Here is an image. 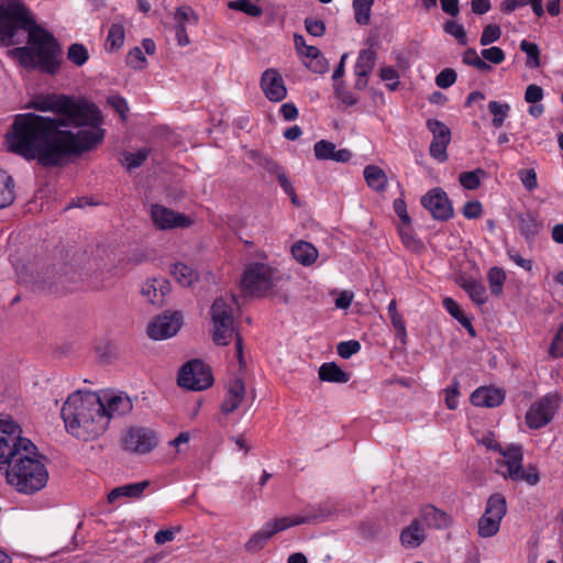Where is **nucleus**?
<instances>
[{
	"mask_svg": "<svg viewBox=\"0 0 563 563\" xmlns=\"http://www.w3.org/2000/svg\"><path fill=\"white\" fill-rule=\"evenodd\" d=\"M183 317L179 312L163 314L155 318L147 327V334L154 340L174 336L180 329Z\"/></svg>",
	"mask_w": 563,
	"mask_h": 563,
	"instance_id": "17",
	"label": "nucleus"
},
{
	"mask_svg": "<svg viewBox=\"0 0 563 563\" xmlns=\"http://www.w3.org/2000/svg\"><path fill=\"white\" fill-rule=\"evenodd\" d=\"M443 306L454 319H456L462 325L468 328L470 332L473 333V328L470 320L464 316L455 300L446 297L443 299Z\"/></svg>",
	"mask_w": 563,
	"mask_h": 563,
	"instance_id": "42",
	"label": "nucleus"
},
{
	"mask_svg": "<svg viewBox=\"0 0 563 563\" xmlns=\"http://www.w3.org/2000/svg\"><path fill=\"white\" fill-rule=\"evenodd\" d=\"M544 97L542 87L536 84H530L526 88L525 101L528 103H538Z\"/></svg>",
	"mask_w": 563,
	"mask_h": 563,
	"instance_id": "58",
	"label": "nucleus"
},
{
	"mask_svg": "<svg viewBox=\"0 0 563 563\" xmlns=\"http://www.w3.org/2000/svg\"><path fill=\"white\" fill-rule=\"evenodd\" d=\"M25 34L30 46L15 47L10 55L25 68L54 75L59 68L57 41L35 23L20 0H5L0 4V43L4 46L20 44Z\"/></svg>",
	"mask_w": 563,
	"mask_h": 563,
	"instance_id": "2",
	"label": "nucleus"
},
{
	"mask_svg": "<svg viewBox=\"0 0 563 563\" xmlns=\"http://www.w3.org/2000/svg\"><path fill=\"white\" fill-rule=\"evenodd\" d=\"M518 177L528 191H533L538 187L537 173L533 168L520 169Z\"/></svg>",
	"mask_w": 563,
	"mask_h": 563,
	"instance_id": "51",
	"label": "nucleus"
},
{
	"mask_svg": "<svg viewBox=\"0 0 563 563\" xmlns=\"http://www.w3.org/2000/svg\"><path fill=\"white\" fill-rule=\"evenodd\" d=\"M507 255L517 266L523 268L527 272L532 269V261L523 258L518 251L515 249L507 250Z\"/></svg>",
	"mask_w": 563,
	"mask_h": 563,
	"instance_id": "63",
	"label": "nucleus"
},
{
	"mask_svg": "<svg viewBox=\"0 0 563 563\" xmlns=\"http://www.w3.org/2000/svg\"><path fill=\"white\" fill-rule=\"evenodd\" d=\"M277 280V271L264 263H252L244 269L241 286L252 296H264Z\"/></svg>",
	"mask_w": 563,
	"mask_h": 563,
	"instance_id": "9",
	"label": "nucleus"
},
{
	"mask_svg": "<svg viewBox=\"0 0 563 563\" xmlns=\"http://www.w3.org/2000/svg\"><path fill=\"white\" fill-rule=\"evenodd\" d=\"M483 443L489 449L499 452L500 457L496 460V465L497 472L501 476L512 481H523L531 486L539 483L540 477L534 467L522 468L523 453L520 445L511 444L504 449L499 443L490 439L483 440Z\"/></svg>",
	"mask_w": 563,
	"mask_h": 563,
	"instance_id": "8",
	"label": "nucleus"
},
{
	"mask_svg": "<svg viewBox=\"0 0 563 563\" xmlns=\"http://www.w3.org/2000/svg\"><path fill=\"white\" fill-rule=\"evenodd\" d=\"M290 252L292 257L302 266H311L319 255L317 247L306 241H297L291 246Z\"/></svg>",
	"mask_w": 563,
	"mask_h": 563,
	"instance_id": "27",
	"label": "nucleus"
},
{
	"mask_svg": "<svg viewBox=\"0 0 563 563\" xmlns=\"http://www.w3.org/2000/svg\"><path fill=\"white\" fill-rule=\"evenodd\" d=\"M506 499L500 494L492 495L486 505L484 515L478 520V534L482 538L495 536L500 528V522L506 515Z\"/></svg>",
	"mask_w": 563,
	"mask_h": 563,
	"instance_id": "11",
	"label": "nucleus"
},
{
	"mask_svg": "<svg viewBox=\"0 0 563 563\" xmlns=\"http://www.w3.org/2000/svg\"><path fill=\"white\" fill-rule=\"evenodd\" d=\"M379 76L386 82L389 90H396L399 86V75L391 66H384L379 70Z\"/></svg>",
	"mask_w": 563,
	"mask_h": 563,
	"instance_id": "50",
	"label": "nucleus"
},
{
	"mask_svg": "<svg viewBox=\"0 0 563 563\" xmlns=\"http://www.w3.org/2000/svg\"><path fill=\"white\" fill-rule=\"evenodd\" d=\"M456 81V73L452 68H444L435 77V84L442 89L451 87Z\"/></svg>",
	"mask_w": 563,
	"mask_h": 563,
	"instance_id": "54",
	"label": "nucleus"
},
{
	"mask_svg": "<svg viewBox=\"0 0 563 563\" xmlns=\"http://www.w3.org/2000/svg\"><path fill=\"white\" fill-rule=\"evenodd\" d=\"M336 151L334 143L325 140L317 142L313 146L314 156L320 161L333 159Z\"/></svg>",
	"mask_w": 563,
	"mask_h": 563,
	"instance_id": "46",
	"label": "nucleus"
},
{
	"mask_svg": "<svg viewBox=\"0 0 563 563\" xmlns=\"http://www.w3.org/2000/svg\"><path fill=\"white\" fill-rule=\"evenodd\" d=\"M169 283L165 278H153L146 280L141 289L142 296L150 303L161 307L165 302V298L169 292Z\"/></svg>",
	"mask_w": 563,
	"mask_h": 563,
	"instance_id": "22",
	"label": "nucleus"
},
{
	"mask_svg": "<svg viewBox=\"0 0 563 563\" xmlns=\"http://www.w3.org/2000/svg\"><path fill=\"white\" fill-rule=\"evenodd\" d=\"M150 150L143 147L136 152H124L122 154L121 163L126 169L131 170L140 167L148 157Z\"/></svg>",
	"mask_w": 563,
	"mask_h": 563,
	"instance_id": "38",
	"label": "nucleus"
},
{
	"mask_svg": "<svg viewBox=\"0 0 563 563\" xmlns=\"http://www.w3.org/2000/svg\"><path fill=\"white\" fill-rule=\"evenodd\" d=\"M175 24L196 25L198 23V15L188 5H183L176 9L174 13Z\"/></svg>",
	"mask_w": 563,
	"mask_h": 563,
	"instance_id": "45",
	"label": "nucleus"
},
{
	"mask_svg": "<svg viewBox=\"0 0 563 563\" xmlns=\"http://www.w3.org/2000/svg\"><path fill=\"white\" fill-rule=\"evenodd\" d=\"M62 418L66 430L82 441L95 440L108 429L101 396L93 391L71 394L62 407Z\"/></svg>",
	"mask_w": 563,
	"mask_h": 563,
	"instance_id": "3",
	"label": "nucleus"
},
{
	"mask_svg": "<svg viewBox=\"0 0 563 563\" xmlns=\"http://www.w3.org/2000/svg\"><path fill=\"white\" fill-rule=\"evenodd\" d=\"M125 62L133 69H143L147 65V59L140 47H133L126 54Z\"/></svg>",
	"mask_w": 563,
	"mask_h": 563,
	"instance_id": "49",
	"label": "nucleus"
},
{
	"mask_svg": "<svg viewBox=\"0 0 563 563\" xmlns=\"http://www.w3.org/2000/svg\"><path fill=\"white\" fill-rule=\"evenodd\" d=\"M236 300L233 295L218 297L211 308V322L213 325V341L218 345H227L235 336L236 356L240 364L243 362L242 338L235 333L233 312Z\"/></svg>",
	"mask_w": 563,
	"mask_h": 563,
	"instance_id": "7",
	"label": "nucleus"
},
{
	"mask_svg": "<svg viewBox=\"0 0 563 563\" xmlns=\"http://www.w3.org/2000/svg\"><path fill=\"white\" fill-rule=\"evenodd\" d=\"M462 213L466 219H477L483 213V206L477 200L468 201L464 205Z\"/></svg>",
	"mask_w": 563,
	"mask_h": 563,
	"instance_id": "60",
	"label": "nucleus"
},
{
	"mask_svg": "<svg viewBox=\"0 0 563 563\" xmlns=\"http://www.w3.org/2000/svg\"><path fill=\"white\" fill-rule=\"evenodd\" d=\"M245 398V384L241 378H233L225 387V396L221 404V411L225 415L235 411Z\"/></svg>",
	"mask_w": 563,
	"mask_h": 563,
	"instance_id": "21",
	"label": "nucleus"
},
{
	"mask_svg": "<svg viewBox=\"0 0 563 563\" xmlns=\"http://www.w3.org/2000/svg\"><path fill=\"white\" fill-rule=\"evenodd\" d=\"M151 218L154 225L161 230L186 228L192 222L187 216L161 205H153L151 207Z\"/></svg>",
	"mask_w": 563,
	"mask_h": 563,
	"instance_id": "18",
	"label": "nucleus"
},
{
	"mask_svg": "<svg viewBox=\"0 0 563 563\" xmlns=\"http://www.w3.org/2000/svg\"><path fill=\"white\" fill-rule=\"evenodd\" d=\"M443 30L446 34L453 36L460 45L467 44V35L462 24L454 20H449L444 23Z\"/></svg>",
	"mask_w": 563,
	"mask_h": 563,
	"instance_id": "47",
	"label": "nucleus"
},
{
	"mask_svg": "<svg viewBox=\"0 0 563 563\" xmlns=\"http://www.w3.org/2000/svg\"><path fill=\"white\" fill-rule=\"evenodd\" d=\"M520 49L527 54V67L538 68L540 66V48L537 44L522 40L520 42Z\"/></svg>",
	"mask_w": 563,
	"mask_h": 563,
	"instance_id": "41",
	"label": "nucleus"
},
{
	"mask_svg": "<svg viewBox=\"0 0 563 563\" xmlns=\"http://www.w3.org/2000/svg\"><path fill=\"white\" fill-rule=\"evenodd\" d=\"M305 65L317 74H323L328 70V62L322 53L318 57H313L310 60H305Z\"/></svg>",
	"mask_w": 563,
	"mask_h": 563,
	"instance_id": "61",
	"label": "nucleus"
},
{
	"mask_svg": "<svg viewBox=\"0 0 563 563\" xmlns=\"http://www.w3.org/2000/svg\"><path fill=\"white\" fill-rule=\"evenodd\" d=\"M24 452L9 463L5 477L18 493L34 495L46 487L49 473L46 457L42 455L32 442H25Z\"/></svg>",
	"mask_w": 563,
	"mask_h": 563,
	"instance_id": "5",
	"label": "nucleus"
},
{
	"mask_svg": "<svg viewBox=\"0 0 563 563\" xmlns=\"http://www.w3.org/2000/svg\"><path fill=\"white\" fill-rule=\"evenodd\" d=\"M364 178L368 187L375 191H383L387 187V176L385 172L376 165H367L364 168Z\"/></svg>",
	"mask_w": 563,
	"mask_h": 563,
	"instance_id": "29",
	"label": "nucleus"
},
{
	"mask_svg": "<svg viewBox=\"0 0 563 563\" xmlns=\"http://www.w3.org/2000/svg\"><path fill=\"white\" fill-rule=\"evenodd\" d=\"M554 357L563 356V323L560 325L550 349Z\"/></svg>",
	"mask_w": 563,
	"mask_h": 563,
	"instance_id": "64",
	"label": "nucleus"
},
{
	"mask_svg": "<svg viewBox=\"0 0 563 563\" xmlns=\"http://www.w3.org/2000/svg\"><path fill=\"white\" fill-rule=\"evenodd\" d=\"M560 399L555 394H548L536 400L526 413V423L530 429L545 427L555 416Z\"/></svg>",
	"mask_w": 563,
	"mask_h": 563,
	"instance_id": "13",
	"label": "nucleus"
},
{
	"mask_svg": "<svg viewBox=\"0 0 563 563\" xmlns=\"http://www.w3.org/2000/svg\"><path fill=\"white\" fill-rule=\"evenodd\" d=\"M426 125L432 134L430 156L440 163L445 162L448 159L446 148L451 142V130L437 119H429Z\"/></svg>",
	"mask_w": 563,
	"mask_h": 563,
	"instance_id": "15",
	"label": "nucleus"
},
{
	"mask_svg": "<svg viewBox=\"0 0 563 563\" xmlns=\"http://www.w3.org/2000/svg\"><path fill=\"white\" fill-rule=\"evenodd\" d=\"M516 222L519 233L528 243H532L543 229V222L533 212L517 214Z\"/></svg>",
	"mask_w": 563,
	"mask_h": 563,
	"instance_id": "23",
	"label": "nucleus"
},
{
	"mask_svg": "<svg viewBox=\"0 0 563 563\" xmlns=\"http://www.w3.org/2000/svg\"><path fill=\"white\" fill-rule=\"evenodd\" d=\"M330 510L324 509L322 506H316L308 508L305 515L272 519L250 537L244 544V549L250 553H256L261 551L268 540L276 533L295 526L310 523L318 520L323 521L330 516Z\"/></svg>",
	"mask_w": 563,
	"mask_h": 563,
	"instance_id": "6",
	"label": "nucleus"
},
{
	"mask_svg": "<svg viewBox=\"0 0 563 563\" xmlns=\"http://www.w3.org/2000/svg\"><path fill=\"white\" fill-rule=\"evenodd\" d=\"M388 317L393 327L395 328L398 338L401 342H405L407 336L406 325L402 316L397 311L396 300H391L387 307Z\"/></svg>",
	"mask_w": 563,
	"mask_h": 563,
	"instance_id": "39",
	"label": "nucleus"
},
{
	"mask_svg": "<svg viewBox=\"0 0 563 563\" xmlns=\"http://www.w3.org/2000/svg\"><path fill=\"white\" fill-rule=\"evenodd\" d=\"M506 280L505 272L499 267H492L488 272V282L493 295L498 296L503 292V286Z\"/></svg>",
	"mask_w": 563,
	"mask_h": 563,
	"instance_id": "43",
	"label": "nucleus"
},
{
	"mask_svg": "<svg viewBox=\"0 0 563 563\" xmlns=\"http://www.w3.org/2000/svg\"><path fill=\"white\" fill-rule=\"evenodd\" d=\"M100 396L104 415L108 416V424L112 418L128 415L133 409L132 400L125 393L104 391Z\"/></svg>",
	"mask_w": 563,
	"mask_h": 563,
	"instance_id": "19",
	"label": "nucleus"
},
{
	"mask_svg": "<svg viewBox=\"0 0 563 563\" xmlns=\"http://www.w3.org/2000/svg\"><path fill=\"white\" fill-rule=\"evenodd\" d=\"M501 390L493 387H479L471 395V402L476 407H496L504 401Z\"/></svg>",
	"mask_w": 563,
	"mask_h": 563,
	"instance_id": "25",
	"label": "nucleus"
},
{
	"mask_svg": "<svg viewBox=\"0 0 563 563\" xmlns=\"http://www.w3.org/2000/svg\"><path fill=\"white\" fill-rule=\"evenodd\" d=\"M26 108L41 112H53L58 119H65L67 126L80 129H101L102 117L91 102L85 99H75L66 95L41 93L33 97Z\"/></svg>",
	"mask_w": 563,
	"mask_h": 563,
	"instance_id": "4",
	"label": "nucleus"
},
{
	"mask_svg": "<svg viewBox=\"0 0 563 563\" xmlns=\"http://www.w3.org/2000/svg\"><path fill=\"white\" fill-rule=\"evenodd\" d=\"M488 111L493 115L492 124L494 128H500L505 123L510 112V104L507 102L489 101Z\"/></svg>",
	"mask_w": 563,
	"mask_h": 563,
	"instance_id": "35",
	"label": "nucleus"
},
{
	"mask_svg": "<svg viewBox=\"0 0 563 563\" xmlns=\"http://www.w3.org/2000/svg\"><path fill=\"white\" fill-rule=\"evenodd\" d=\"M420 520L423 528H442L448 525L449 518L443 512L431 505H427L421 509L420 516L417 518Z\"/></svg>",
	"mask_w": 563,
	"mask_h": 563,
	"instance_id": "28",
	"label": "nucleus"
},
{
	"mask_svg": "<svg viewBox=\"0 0 563 563\" xmlns=\"http://www.w3.org/2000/svg\"><path fill=\"white\" fill-rule=\"evenodd\" d=\"M482 56L484 59L493 63L500 64L505 60V53L500 47L492 46L489 48H484L482 51Z\"/></svg>",
	"mask_w": 563,
	"mask_h": 563,
	"instance_id": "59",
	"label": "nucleus"
},
{
	"mask_svg": "<svg viewBox=\"0 0 563 563\" xmlns=\"http://www.w3.org/2000/svg\"><path fill=\"white\" fill-rule=\"evenodd\" d=\"M65 128V119L35 113L16 114L7 132L5 143L10 152L27 161L38 159L53 166L65 156L91 150L104 136L102 129H80L73 133Z\"/></svg>",
	"mask_w": 563,
	"mask_h": 563,
	"instance_id": "1",
	"label": "nucleus"
},
{
	"mask_svg": "<svg viewBox=\"0 0 563 563\" xmlns=\"http://www.w3.org/2000/svg\"><path fill=\"white\" fill-rule=\"evenodd\" d=\"M336 350L342 358H350L361 350V344L356 340L343 341L338 344Z\"/></svg>",
	"mask_w": 563,
	"mask_h": 563,
	"instance_id": "53",
	"label": "nucleus"
},
{
	"mask_svg": "<svg viewBox=\"0 0 563 563\" xmlns=\"http://www.w3.org/2000/svg\"><path fill=\"white\" fill-rule=\"evenodd\" d=\"M261 88L265 97L273 102H279L287 96L284 79L278 70L274 68L266 69L262 74Z\"/></svg>",
	"mask_w": 563,
	"mask_h": 563,
	"instance_id": "20",
	"label": "nucleus"
},
{
	"mask_svg": "<svg viewBox=\"0 0 563 563\" xmlns=\"http://www.w3.org/2000/svg\"><path fill=\"white\" fill-rule=\"evenodd\" d=\"M445 404L451 410H454L459 406V384L454 383L452 386L445 389Z\"/></svg>",
	"mask_w": 563,
	"mask_h": 563,
	"instance_id": "62",
	"label": "nucleus"
},
{
	"mask_svg": "<svg viewBox=\"0 0 563 563\" xmlns=\"http://www.w3.org/2000/svg\"><path fill=\"white\" fill-rule=\"evenodd\" d=\"M376 60V54L373 49H362L358 53L355 66L354 74L361 76H369L372 73Z\"/></svg>",
	"mask_w": 563,
	"mask_h": 563,
	"instance_id": "33",
	"label": "nucleus"
},
{
	"mask_svg": "<svg viewBox=\"0 0 563 563\" xmlns=\"http://www.w3.org/2000/svg\"><path fill=\"white\" fill-rule=\"evenodd\" d=\"M305 29L311 36L314 37H321L325 33L324 22L313 18H307L305 20Z\"/></svg>",
	"mask_w": 563,
	"mask_h": 563,
	"instance_id": "56",
	"label": "nucleus"
},
{
	"mask_svg": "<svg viewBox=\"0 0 563 563\" xmlns=\"http://www.w3.org/2000/svg\"><path fill=\"white\" fill-rule=\"evenodd\" d=\"M374 0H353L354 18L357 24L367 25Z\"/></svg>",
	"mask_w": 563,
	"mask_h": 563,
	"instance_id": "37",
	"label": "nucleus"
},
{
	"mask_svg": "<svg viewBox=\"0 0 563 563\" xmlns=\"http://www.w3.org/2000/svg\"><path fill=\"white\" fill-rule=\"evenodd\" d=\"M426 539L424 528L420 520L415 519L400 533V542L405 548H418Z\"/></svg>",
	"mask_w": 563,
	"mask_h": 563,
	"instance_id": "26",
	"label": "nucleus"
},
{
	"mask_svg": "<svg viewBox=\"0 0 563 563\" xmlns=\"http://www.w3.org/2000/svg\"><path fill=\"white\" fill-rule=\"evenodd\" d=\"M486 172L482 168H477L472 172L461 173L459 176L460 184L468 190L477 189L481 185V177H484Z\"/></svg>",
	"mask_w": 563,
	"mask_h": 563,
	"instance_id": "40",
	"label": "nucleus"
},
{
	"mask_svg": "<svg viewBox=\"0 0 563 563\" xmlns=\"http://www.w3.org/2000/svg\"><path fill=\"white\" fill-rule=\"evenodd\" d=\"M158 444L157 434L144 427H131L122 437L123 450L135 454H147Z\"/></svg>",
	"mask_w": 563,
	"mask_h": 563,
	"instance_id": "14",
	"label": "nucleus"
},
{
	"mask_svg": "<svg viewBox=\"0 0 563 563\" xmlns=\"http://www.w3.org/2000/svg\"><path fill=\"white\" fill-rule=\"evenodd\" d=\"M399 235L401 238L402 243L409 249H416L419 246V241L416 239L413 231L410 224L401 223L399 225Z\"/></svg>",
	"mask_w": 563,
	"mask_h": 563,
	"instance_id": "55",
	"label": "nucleus"
},
{
	"mask_svg": "<svg viewBox=\"0 0 563 563\" xmlns=\"http://www.w3.org/2000/svg\"><path fill=\"white\" fill-rule=\"evenodd\" d=\"M177 382L184 388L202 390L212 385L213 378L209 367L202 361L192 360L180 368Z\"/></svg>",
	"mask_w": 563,
	"mask_h": 563,
	"instance_id": "12",
	"label": "nucleus"
},
{
	"mask_svg": "<svg viewBox=\"0 0 563 563\" xmlns=\"http://www.w3.org/2000/svg\"><path fill=\"white\" fill-rule=\"evenodd\" d=\"M461 287L467 292L474 303L481 306L486 302V288L482 283L475 279H464Z\"/></svg>",
	"mask_w": 563,
	"mask_h": 563,
	"instance_id": "34",
	"label": "nucleus"
},
{
	"mask_svg": "<svg viewBox=\"0 0 563 563\" xmlns=\"http://www.w3.org/2000/svg\"><path fill=\"white\" fill-rule=\"evenodd\" d=\"M13 178L0 169V209L9 207L14 201Z\"/></svg>",
	"mask_w": 563,
	"mask_h": 563,
	"instance_id": "32",
	"label": "nucleus"
},
{
	"mask_svg": "<svg viewBox=\"0 0 563 563\" xmlns=\"http://www.w3.org/2000/svg\"><path fill=\"white\" fill-rule=\"evenodd\" d=\"M129 21L123 15H117L111 23L104 42V48L108 52L119 51L125 41V29Z\"/></svg>",
	"mask_w": 563,
	"mask_h": 563,
	"instance_id": "24",
	"label": "nucleus"
},
{
	"mask_svg": "<svg viewBox=\"0 0 563 563\" xmlns=\"http://www.w3.org/2000/svg\"><path fill=\"white\" fill-rule=\"evenodd\" d=\"M107 102L110 107H112L120 117L124 120L126 119L128 112H129V106L126 100L119 96V95H112L109 96L107 99Z\"/></svg>",
	"mask_w": 563,
	"mask_h": 563,
	"instance_id": "57",
	"label": "nucleus"
},
{
	"mask_svg": "<svg viewBox=\"0 0 563 563\" xmlns=\"http://www.w3.org/2000/svg\"><path fill=\"white\" fill-rule=\"evenodd\" d=\"M501 35V30L496 24H488L484 27L483 33L481 35L479 43L483 46L489 45L499 40Z\"/></svg>",
	"mask_w": 563,
	"mask_h": 563,
	"instance_id": "52",
	"label": "nucleus"
},
{
	"mask_svg": "<svg viewBox=\"0 0 563 563\" xmlns=\"http://www.w3.org/2000/svg\"><path fill=\"white\" fill-rule=\"evenodd\" d=\"M67 58L76 66H82L89 59V53L85 45L75 43L68 47Z\"/></svg>",
	"mask_w": 563,
	"mask_h": 563,
	"instance_id": "44",
	"label": "nucleus"
},
{
	"mask_svg": "<svg viewBox=\"0 0 563 563\" xmlns=\"http://www.w3.org/2000/svg\"><path fill=\"white\" fill-rule=\"evenodd\" d=\"M148 485L147 481H143L117 487L109 493L108 500L109 503H114L121 496L140 497Z\"/></svg>",
	"mask_w": 563,
	"mask_h": 563,
	"instance_id": "31",
	"label": "nucleus"
},
{
	"mask_svg": "<svg viewBox=\"0 0 563 563\" xmlns=\"http://www.w3.org/2000/svg\"><path fill=\"white\" fill-rule=\"evenodd\" d=\"M228 7L232 10L244 12L250 16H260L263 12L258 5L252 3L250 0L230 1Z\"/></svg>",
	"mask_w": 563,
	"mask_h": 563,
	"instance_id": "48",
	"label": "nucleus"
},
{
	"mask_svg": "<svg viewBox=\"0 0 563 563\" xmlns=\"http://www.w3.org/2000/svg\"><path fill=\"white\" fill-rule=\"evenodd\" d=\"M25 442H31L26 438L21 437V429L12 419H0V464L11 463L18 459L24 448Z\"/></svg>",
	"mask_w": 563,
	"mask_h": 563,
	"instance_id": "10",
	"label": "nucleus"
},
{
	"mask_svg": "<svg viewBox=\"0 0 563 563\" xmlns=\"http://www.w3.org/2000/svg\"><path fill=\"white\" fill-rule=\"evenodd\" d=\"M319 378L323 382L343 384L349 382L350 376L335 363H324L319 368Z\"/></svg>",
	"mask_w": 563,
	"mask_h": 563,
	"instance_id": "30",
	"label": "nucleus"
},
{
	"mask_svg": "<svg viewBox=\"0 0 563 563\" xmlns=\"http://www.w3.org/2000/svg\"><path fill=\"white\" fill-rule=\"evenodd\" d=\"M170 273L181 286H190L197 279L196 272L184 263L174 264Z\"/></svg>",
	"mask_w": 563,
	"mask_h": 563,
	"instance_id": "36",
	"label": "nucleus"
},
{
	"mask_svg": "<svg viewBox=\"0 0 563 563\" xmlns=\"http://www.w3.org/2000/svg\"><path fill=\"white\" fill-rule=\"evenodd\" d=\"M421 205L429 210L437 220L445 221L453 217L451 202L446 194L440 188H434L427 192L421 198Z\"/></svg>",
	"mask_w": 563,
	"mask_h": 563,
	"instance_id": "16",
	"label": "nucleus"
}]
</instances>
